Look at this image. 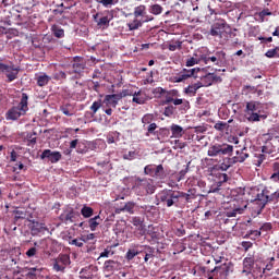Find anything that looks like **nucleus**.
Instances as JSON below:
<instances>
[{
    "mask_svg": "<svg viewBox=\"0 0 279 279\" xmlns=\"http://www.w3.org/2000/svg\"><path fill=\"white\" fill-rule=\"evenodd\" d=\"M197 197H199V194L195 189H190L187 192L165 189L159 193V199L167 208H171V206L184 208L187 204H193Z\"/></svg>",
    "mask_w": 279,
    "mask_h": 279,
    "instance_id": "obj_1",
    "label": "nucleus"
},
{
    "mask_svg": "<svg viewBox=\"0 0 279 279\" xmlns=\"http://www.w3.org/2000/svg\"><path fill=\"white\" fill-rule=\"evenodd\" d=\"M29 96L25 93L22 94L19 106H13L5 113L7 121H19L21 117H25L29 110Z\"/></svg>",
    "mask_w": 279,
    "mask_h": 279,
    "instance_id": "obj_2",
    "label": "nucleus"
},
{
    "mask_svg": "<svg viewBox=\"0 0 279 279\" xmlns=\"http://www.w3.org/2000/svg\"><path fill=\"white\" fill-rule=\"evenodd\" d=\"M274 189L271 186H266L260 192L256 193L253 202L263 210L265 206L269 203L278 204L279 202V191L272 192Z\"/></svg>",
    "mask_w": 279,
    "mask_h": 279,
    "instance_id": "obj_3",
    "label": "nucleus"
},
{
    "mask_svg": "<svg viewBox=\"0 0 279 279\" xmlns=\"http://www.w3.org/2000/svg\"><path fill=\"white\" fill-rule=\"evenodd\" d=\"M173 104V106H181V110H191V102L186 99L180 98V90L178 89H166V94L163 96L162 106H169Z\"/></svg>",
    "mask_w": 279,
    "mask_h": 279,
    "instance_id": "obj_4",
    "label": "nucleus"
},
{
    "mask_svg": "<svg viewBox=\"0 0 279 279\" xmlns=\"http://www.w3.org/2000/svg\"><path fill=\"white\" fill-rule=\"evenodd\" d=\"M209 34L215 38L228 40L232 35V28L230 27V25H228V22H226V20H219L218 22L214 23V25H211Z\"/></svg>",
    "mask_w": 279,
    "mask_h": 279,
    "instance_id": "obj_5",
    "label": "nucleus"
},
{
    "mask_svg": "<svg viewBox=\"0 0 279 279\" xmlns=\"http://www.w3.org/2000/svg\"><path fill=\"white\" fill-rule=\"evenodd\" d=\"M243 269L242 276H256L257 278H263V269L258 264H256V259H254L253 255H248L243 259Z\"/></svg>",
    "mask_w": 279,
    "mask_h": 279,
    "instance_id": "obj_6",
    "label": "nucleus"
},
{
    "mask_svg": "<svg viewBox=\"0 0 279 279\" xmlns=\"http://www.w3.org/2000/svg\"><path fill=\"white\" fill-rule=\"evenodd\" d=\"M84 71H86V61L82 57H74L72 65L68 71V75H73L72 80H80L84 77Z\"/></svg>",
    "mask_w": 279,
    "mask_h": 279,
    "instance_id": "obj_7",
    "label": "nucleus"
},
{
    "mask_svg": "<svg viewBox=\"0 0 279 279\" xmlns=\"http://www.w3.org/2000/svg\"><path fill=\"white\" fill-rule=\"evenodd\" d=\"M245 119L250 121V123H256L260 121V102L251 100L246 102V108L244 110Z\"/></svg>",
    "mask_w": 279,
    "mask_h": 279,
    "instance_id": "obj_8",
    "label": "nucleus"
},
{
    "mask_svg": "<svg viewBox=\"0 0 279 279\" xmlns=\"http://www.w3.org/2000/svg\"><path fill=\"white\" fill-rule=\"evenodd\" d=\"M21 72L20 66H15L14 63L5 64L0 61V75H5L7 82H14L19 80V73Z\"/></svg>",
    "mask_w": 279,
    "mask_h": 279,
    "instance_id": "obj_9",
    "label": "nucleus"
},
{
    "mask_svg": "<svg viewBox=\"0 0 279 279\" xmlns=\"http://www.w3.org/2000/svg\"><path fill=\"white\" fill-rule=\"evenodd\" d=\"M226 51L220 50L216 51L214 54H202V61L205 64H208L209 62H213V64H216V66H226L228 60L226 59Z\"/></svg>",
    "mask_w": 279,
    "mask_h": 279,
    "instance_id": "obj_10",
    "label": "nucleus"
},
{
    "mask_svg": "<svg viewBox=\"0 0 279 279\" xmlns=\"http://www.w3.org/2000/svg\"><path fill=\"white\" fill-rule=\"evenodd\" d=\"M234 147L228 144H215L208 148L207 155L210 157L215 156H230Z\"/></svg>",
    "mask_w": 279,
    "mask_h": 279,
    "instance_id": "obj_11",
    "label": "nucleus"
},
{
    "mask_svg": "<svg viewBox=\"0 0 279 279\" xmlns=\"http://www.w3.org/2000/svg\"><path fill=\"white\" fill-rule=\"evenodd\" d=\"M198 71L199 68L183 69L171 77V82H173L174 84L186 82V80H191V77H197Z\"/></svg>",
    "mask_w": 279,
    "mask_h": 279,
    "instance_id": "obj_12",
    "label": "nucleus"
},
{
    "mask_svg": "<svg viewBox=\"0 0 279 279\" xmlns=\"http://www.w3.org/2000/svg\"><path fill=\"white\" fill-rule=\"evenodd\" d=\"M136 190L140 195H154L156 193V185L151 179H142L138 181Z\"/></svg>",
    "mask_w": 279,
    "mask_h": 279,
    "instance_id": "obj_13",
    "label": "nucleus"
},
{
    "mask_svg": "<svg viewBox=\"0 0 279 279\" xmlns=\"http://www.w3.org/2000/svg\"><path fill=\"white\" fill-rule=\"evenodd\" d=\"M75 217H77V211H75L73 207H68L59 216V219L62 223H73L75 221Z\"/></svg>",
    "mask_w": 279,
    "mask_h": 279,
    "instance_id": "obj_14",
    "label": "nucleus"
},
{
    "mask_svg": "<svg viewBox=\"0 0 279 279\" xmlns=\"http://www.w3.org/2000/svg\"><path fill=\"white\" fill-rule=\"evenodd\" d=\"M45 158H48L49 162H51L52 165H56V162H60V160H62V154L60 151H52L51 149H45L40 155V159L45 160Z\"/></svg>",
    "mask_w": 279,
    "mask_h": 279,
    "instance_id": "obj_15",
    "label": "nucleus"
},
{
    "mask_svg": "<svg viewBox=\"0 0 279 279\" xmlns=\"http://www.w3.org/2000/svg\"><path fill=\"white\" fill-rule=\"evenodd\" d=\"M29 221L31 225H28V228L31 230L32 236H38V234H45V232H47V226L45 223L35 220Z\"/></svg>",
    "mask_w": 279,
    "mask_h": 279,
    "instance_id": "obj_16",
    "label": "nucleus"
},
{
    "mask_svg": "<svg viewBox=\"0 0 279 279\" xmlns=\"http://www.w3.org/2000/svg\"><path fill=\"white\" fill-rule=\"evenodd\" d=\"M119 101H121V99L117 94H109L105 96L102 104L106 105V108H117Z\"/></svg>",
    "mask_w": 279,
    "mask_h": 279,
    "instance_id": "obj_17",
    "label": "nucleus"
},
{
    "mask_svg": "<svg viewBox=\"0 0 279 279\" xmlns=\"http://www.w3.org/2000/svg\"><path fill=\"white\" fill-rule=\"evenodd\" d=\"M134 208H136V203L128 202L123 206L116 207V215H121V213H129V215H134Z\"/></svg>",
    "mask_w": 279,
    "mask_h": 279,
    "instance_id": "obj_18",
    "label": "nucleus"
},
{
    "mask_svg": "<svg viewBox=\"0 0 279 279\" xmlns=\"http://www.w3.org/2000/svg\"><path fill=\"white\" fill-rule=\"evenodd\" d=\"M219 82H222L221 76H218L215 73H208L203 77V84L204 86H213V84H217Z\"/></svg>",
    "mask_w": 279,
    "mask_h": 279,
    "instance_id": "obj_19",
    "label": "nucleus"
},
{
    "mask_svg": "<svg viewBox=\"0 0 279 279\" xmlns=\"http://www.w3.org/2000/svg\"><path fill=\"white\" fill-rule=\"evenodd\" d=\"M247 158H250V154H247L246 147L241 150H236V156L233 157V165H236V162H245Z\"/></svg>",
    "mask_w": 279,
    "mask_h": 279,
    "instance_id": "obj_20",
    "label": "nucleus"
},
{
    "mask_svg": "<svg viewBox=\"0 0 279 279\" xmlns=\"http://www.w3.org/2000/svg\"><path fill=\"white\" fill-rule=\"evenodd\" d=\"M117 269H119V262L108 259L104 263V270L107 271V274H113Z\"/></svg>",
    "mask_w": 279,
    "mask_h": 279,
    "instance_id": "obj_21",
    "label": "nucleus"
},
{
    "mask_svg": "<svg viewBox=\"0 0 279 279\" xmlns=\"http://www.w3.org/2000/svg\"><path fill=\"white\" fill-rule=\"evenodd\" d=\"M145 101H147V97L145 96V94H143L142 90L135 92L133 94V99H132L133 104H137L138 106H143V104H145Z\"/></svg>",
    "mask_w": 279,
    "mask_h": 279,
    "instance_id": "obj_22",
    "label": "nucleus"
},
{
    "mask_svg": "<svg viewBox=\"0 0 279 279\" xmlns=\"http://www.w3.org/2000/svg\"><path fill=\"white\" fill-rule=\"evenodd\" d=\"M232 209L227 211V217H236V215H243V208L236 206V201L231 202Z\"/></svg>",
    "mask_w": 279,
    "mask_h": 279,
    "instance_id": "obj_23",
    "label": "nucleus"
},
{
    "mask_svg": "<svg viewBox=\"0 0 279 279\" xmlns=\"http://www.w3.org/2000/svg\"><path fill=\"white\" fill-rule=\"evenodd\" d=\"M170 130L174 138H182V136H184V129L178 124H172Z\"/></svg>",
    "mask_w": 279,
    "mask_h": 279,
    "instance_id": "obj_24",
    "label": "nucleus"
},
{
    "mask_svg": "<svg viewBox=\"0 0 279 279\" xmlns=\"http://www.w3.org/2000/svg\"><path fill=\"white\" fill-rule=\"evenodd\" d=\"M36 82H37V86L43 88V86H47V84H49V82H51V76H49L45 73L40 74L36 77Z\"/></svg>",
    "mask_w": 279,
    "mask_h": 279,
    "instance_id": "obj_25",
    "label": "nucleus"
},
{
    "mask_svg": "<svg viewBox=\"0 0 279 279\" xmlns=\"http://www.w3.org/2000/svg\"><path fill=\"white\" fill-rule=\"evenodd\" d=\"M145 14H147V7L145 4H140L138 7H135L134 12H133V16H135V19L138 17H143L145 16Z\"/></svg>",
    "mask_w": 279,
    "mask_h": 279,
    "instance_id": "obj_26",
    "label": "nucleus"
},
{
    "mask_svg": "<svg viewBox=\"0 0 279 279\" xmlns=\"http://www.w3.org/2000/svg\"><path fill=\"white\" fill-rule=\"evenodd\" d=\"M81 279H93V266H86L80 271Z\"/></svg>",
    "mask_w": 279,
    "mask_h": 279,
    "instance_id": "obj_27",
    "label": "nucleus"
},
{
    "mask_svg": "<svg viewBox=\"0 0 279 279\" xmlns=\"http://www.w3.org/2000/svg\"><path fill=\"white\" fill-rule=\"evenodd\" d=\"M270 180L279 184V161L272 163V174L270 175Z\"/></svg>",
    "mask_w": 279,
    "mask_h": 279,
    "instance_id": "obj_28",
    "label": "nucleus"
},
{
    "mask_svg": "<svg viewBox=\"0 0 279 279\" xmlns=\"http://www.w3.org/2000/svg\"><path fill=\"white\" fill-rule=\"evenodd\" d=\"M101 223V217L95 216L94 218H90L88 220V226L92 232H95L97 230V227Z\"/></svg>",
    "mask_w": 279,
    "mask_h": 279,
    "instance_id": "obj_29",
    "label": "nucleus"
},
{
    "mask_svg": "<svg viewBox=\"0 0 279 279\" xmlns=\"http://www.w3.org/2000/svg\"><path fill=\"white\" fill-rule=\"evenodd\" d=\"M130 32H135V29H140V27H143V22L138 20V17H135L132 22L126 24Z\"/></svg>",
    "mask_w": 279,
    "mask_h": 279,
    "instance_id": "obj_30",
    "label": "nucleus"
},
{
    "mask_svg": "<svg viewBox=\"0 0 279 279\" xmlns=\"http://www.w3.org/2000/svg\"><path fill=\"white\" fill-rule=\"evenodd\" d=\"M51 32L56 38H64V28L61 26L53 24L51 26Z\"/></svg>",
    "mask_w": 279,
    "mask_h": 279,
    "instance_id": "obj_31",
    "label": "nucleus"
},
{
    "mask_svg": "<svg viewBox=\"0 0 279 279\" xmlns=\"http://www.w3.org/2000/svg\"><path fill=\"white\" fill-rule=\"evenodd\" d=\"M219 269L225 272V276L230 275V264L225 263L221 266H216L214 269L210 270V274H216V271H219Z\"/></svg>",
    "mask_w": 279,
    "mask_h": 279,
    "instance_id": "obj_32",
    "label": "nucleus"
},
{
    "mask_svg": "<svg viewBox=\"0 0 279 279\" xmlns=\"http://www.w3.org/2000/svg\"><path fill=\"white\" fill-rule=\"evenodd\" d=\"M153 178H159V180H165V167L162 165L155 166V172Z\"/></svg>",
    "mask_w": 279,
    "mask_h": 279,
    "instance_id": "obj_33",
    "label": "nucleus"
},
{
    "mask_svg": "<svg viewBox=\"0 0 279 279\" xmlns=\"http://www.w3.org/2000/svg\"><path fill=\"white\" fill-rule=\"evenodd\" d=\"M157 136H158V141H167V138L171 136V131L167 128H162L159 130Z\"/></svg>",
    "mask_w": 279,
    "mask_h": 279,
    "instance_id": "obj_34",
    "label": "nucleus"
},
{
    "mask_svg": "<svg viewBox=\"0 0 279 279\" xmlns=\"http://www.w3.org/2000/svg\"><path fill=\"white\" fill-rule=\"evenodd\" d=\"M163 11H165V9L160 4H151L149 7V13L154 14L155 16L162 14Z\"/></svg>",
    "mask_w": 279,
    "mask_h": 279,
    "instance_id": "obj_35",
    "label": "nucleus"
},
{
    "mask_svg": "<svg viewBox=\"0 0 279 279\" xmlns=\"http://www.w3.org/2000/svg\"><path fill=\"white\" fill-rule=\"evenodd\" d=\"M57 260L62 264L63 267H69L71 265V256L66 254H60Z\"/></svg>",
    "mask_w": 279,
    "mask_h": 279,
    "instance_id": "obj_36",
    "label": "nucleus"
},
{
    "mask_svg": "<svg viewBox=\"0 0 279 279\" xmlns=\"http://www.w3.org/2000/svg\"><path fill=\"white\" fill-rule=\"evenodd\" d=\"M60 110L65 117H73V114H75L73 107H71V105L69 104L61 106Z\"/></svg>",
    "mask_w": 279,
    "mask_h": 279,
    "instance_id": "obj_37",
    "label": "nucleus"
},
{
    "mask_svg": "<svg viewBox=\"0 0 279 279\" xmlns=\"http://www.w3.org/2000/svg\"><path fill=\"white\" fill-rule=\"evenodd\" d=\"M52 80L56 82H64L66 80V72L64 71H57L52 74Z\"/></svg>",
    "mask_w": 279,
    "mask_h": 279,
    "instance_id": "obj_38",
    "label": "nucleus"
},
{
    "mask_svg": "<svg viewBox=\"0 0 279 279\" xmlns=\"http://www.w3.org/2000/svg\"><path fill=\"white\" fill-rule=\"evenodd\" d=\"M131 223H133V226L141 228V234H145V229L143 228V219H141V217H133Z\"/></svg>",
    "mask_w": 279,
    "mask_h": 279,
    "instance_id": "obj_39",
    "label": "nucleus"
},
{
    "mask_svg": "<svg viewBox=\"0 0 279 279\" xmlns=\"http://www.w3.org/2000/svg\"><path fill=\"white\" fill-rule=\"evenodd\" d=\"M14 215H15L14 221H19L20 219H27V217L29 216L27 210H21V209L15 210Z\"/></svg>",
    "mask_w": 279,
    "mask_h": 279,
    "instance_id": "obj_40",
    "label": "nucleus"
},
{
    "mask_svg": "<svg viewBox=\"0 0 279 279\" xmlns=\"http://www.w3.org/2000/svg\"><path fill=\"white\" fill-rule=\"evenodd\" d=\"M175 106L174 105H168L167 107H165L163 110V116L165 117H173L175 114Z\"/></svg>",
    "mask_w": 279,
    "mask_h": 279,
    "instance_id": "obj_41",
    "label": "nucleus"
},
{
    "mask_svg": "<svg viewBox=\"0 0 279 279\" xmlns=\"http://www.w3.org/2000/svg\"><path fill=\"white\" fill-rule=\"evenodd\" d=\"M199 62H204L202 60V54L199 58L192 57L185 61V66H195V64H199Z\"/></svg>",
    "mask_w": 279,
    "mask_h": 279,
    "instance_id": "obj_42",
    "label": "nucleus"
},
{
    "mask_svg": "<svg viewBox=\"0 0 279 279\" xmlns=\"http://www.w3.org/2000/svg\"><path fill=\"white\" fill-rule=\"evenodd\" d=\"M263 154H274L276 151V147L270 142H266L265 145L262 147Z\"/></svg>",
    "mask_w": 279,
    "mask_h": 279,
    "instance_id": "obj_43",
    "label": "nucleus"
},
{
    "mask_svg": "<svg viewBox=\"0 0 279 279\" xmlns=\"http://www.w3.org/2000/svg\"><path fill=\"white\" fill-rule=\"evenodd\" d=\"M110 21H112V19H109L108 16H102L97 21V26L98 27H109Z\"/></svg>",
    "mask_w": 279,
    "mask_h": 279,
    "instance_id": "obj_44",
    "label": "nucleus"
},
{
    "mask_svg": "<svg viewBox=\"0 0 279 279\" xmlns=\"http://www.w3.org/2000/svg\"><path fill=\"white\" fill-rule=\"evenodd\" d=\"M97 3H100L104 8H112V5L119 3V0H97Z\"/></svg>",
    "mask_w": 279,
    "mask_h": 279,
    "instance_id": "obj_45",
    "label": "nucleus"
},
{
    "mask_svg": "<svg viewBox=\"0 0 279 279\" xmlns=\"http://www.w3.org/2000/svg\"><path fill=\"white\" fill-rule=\"evenodd\" d=\"M272 229H274V226L271 225V222H265V223L259 228V232H260V234L266 235L268 232H271Z\"/></svg>",
    "mask_w": 279,
    "mask_h": 279,
    "instance_id": "obj_46",
    "label": "nucleus"
},
{
    "mask_svg": "<svg viewBox=\"0 0 279 279\" xmlns=\"http://www.w3.org/2000/svg\"><path fill=\"white\" fill-rule=\"evenodd\" d=\"M52 269L54 271H61L62 274H64V270L66 269V266H63L62 263H60L58 260V258L54 259V263H53V266H52Z\"/></svg>",
    "mask_w": 279,
    "mask_h": 279,
    "instance_id": "obj_47",
    "label": "nucleus"
},
{
    "mask_svg": "<svg viewBox=\"0 0 279 279\" xmlns=\"http://www.w3.org/2000/svg\"><path fill=\"white\" fill-rule=\"evenodd\" d=\"M94 210L92 207H88V206H84L82 209H81V215L83 217H85V219H89V217L93 215Z\"/></svg>",
    "mask_w": 279,
    "mask_h": 279,
    "instance_id": "obj_48",
    "label": "nucleus"
},
{
    "mask_svg": "<svg viewBox=\"0 0 279 279\" xmlns=\"http://www.w3.org/2000/svg\"><path fill=\"white\" fill-rule=\"evenodd\" d=\"M169 51H177V49H182V41L177 40L172 41L171 44L168 45Z\"/></svg>",
    "mask_w": 279,
    "mask_h": 279,
    "instance_id": "obj_49",
    "label": "nucleus"
},
{
    "mask_svg": "<svg viewBox=\"0 0 279 279\" xmlns=\"http://www.w3.org/2000/svg\"><path fill=\"white\" fill-rule=\"evenodd\" d=\"M102 104L104 102L101 101V99H98L93 102V105L90 106L93 114H97V111L99 110V108H101Z\"/></svg>",
    "mask_w": 279,
    "mask_h": 279,
    "instance_id": "obj_50",
    "label": "nucleus"
},
{
    "mask_svg": "<svg viewBox=\"0 0 279 279\" xmlns=\"http://www.w3.org/2000/svg\"><path fill=\"white\" fill-rule=\"evenodd\" d=\"M155 170H156V165H148L144 168V173L146 175H150V178H154Z\"/></svg>",
    "mask_w": 279,
    "mask_h": 279,
    "instance_id": "obj_51",
    "label": "nucleus"
},
{
    "mask_svg": "<svg viewBox=\"0 0 279 279\" xmlns=\"http://www.w3.org/2000/svg\"><path fill=\"white\" fill-rule=\"evenodd\" d=\"M214 128L217 130V132H226L227 128H228V123L227 122H222L219 121L217 122Z\"/></svg>",
    "mask_w": 279,
    "mask_h": 279,
    "instance_id": "obj_52",
    "label": "nucleus"
},
{
    "mask_svg": "<svg viewBox=\"0 0 279 279\" xmlns=\"http://www.w3.org/2000/svg\"><path fill=\"white\" fill-rule=\"evenodd\" d=\"M278 51H279V47H275L274 49L267 50L265 56L266 58H279Z\"/></svg>",
    "mask_w": 279,
    "mask_h": 279,
    "instance_id": "obj_53",
    "label": "nucleus"
},
{
    "mask_svg": "<svg viewBox=\"0 0 279 279\" xmlns=\"http://www.w3.org/2000/svg\"><path fill=\"white\" fill-rule=\"evenodd\" d=\"M151 121H154V114L151 113H146L143 118H142V123L145 125H149L151 124Z\"/></svg>",
    "mask_w": 279,
    "mask_h": 279,
    "instance_id": "obj_54",
    "label": "nucleus"
},
{
    "mask_svg": "<svg viewBox=\"0 0 279 279\" xmlns=\"http://www.w3.org/2000/svg\"><path fill=\"white\" fill-rule=\"evenodd\" d=\"M274 263H276V257H270L266 267L263 269L262 275L265 274V271H271L274 269Z\"/></svg>",
    "mask_w": 279,
    "mask_h": 279,
    "instance_id": "obj_55",
    "label": "nucleus"
},
{
    "mask_svg": "<svg viewBox=\"0 0 279 279\" xmlns=\"http://www.w3.org/2000/svg\"><path fill=\"white\" fill-rule=\"evenodd\" d=\"M184 94L190 95V97H195V95H197V92L195 90V87L193 85H189L184 88Z\"/></svg>",
    "mask_w": 279,
    "mask_h": 279,
    "instance_id": "obj_56",
    "label": "nucleus"
},
{
    "mask_svg": "<svg viewBox=\"0 0 279 279\" xmlns=\"http://www.w3.org/2000/svg\"><path fill=\"white\" fill-rule=\"evenodd\" d=\"M257 16L259 17V21L263 23L265 21V16H271V11H269V9H264L257 14Z\"/></svg>",
    "mask_w": 279,
    "mask_h": 279,
    "instance_id": "obj_57",
    "label": "nucleus"
},
{
    "mask_svg": "<svg viewBox=\"0 0 279 279\" xmlns=\"http://www.w3.org/2000/svg\"><path fill=\"white\" fill-rule=\"evenodd\" d=\"M70 245H75V247H84V239L76 238V239L70 241Z\"/></svg>",
    "mask_w": 279,
    "mask_h": 279,
    "instance_id": "obj_58",
    "label": "nucleus"
},
{
    "mask_svg": "<svg viewBox=\"0 0 279 279\" xmlns=\"http://www.w3.org/2000/svg\"><path fill=\"white\" fill-rule=\"evenodd\" d=\"M138 256V251L136 250H129L126 252L125 258L126 260H133L134 257Z\"/></svg>",
    "mask_w": 279,
    "mask_h": 279,
    "instance_id": "obj_59",
    "label": "nucleus"
},
{
    "mask_svg": "<svg viewBox=\"0 0 279 279\" xmlns=\"http://www.w3.org/2000/svg\"><path fill=\"white\" fill-rule=\"evenodd\" d=\"M156 130H158V124H156V123H150V124L147 126L146 136H149L150 134H156Z\"/></svg>",
    "mask_w": 279,
    "mask_h": 279,
    "instance_id": "obj_60",
    "label": "nucleus"
},
{
    "mask_svg": "<svg viewBox=\"0 0 279 279\" xmlns=\"http://www.w3.org/2000/svg\"><path fill=\"white\" fill-rule=\"evenodd\" d=\"M35 247H37L38 250H45V247H47V240L43 239L38 242H34Z\"/></svg>",
    "mask_w": 279,
    "mask_h": 279,
    "instance_id": "obj_61",
    "label": "nucleus"
},
{
    "mask_svg": "<svg viewBox=\"0 0 279 279\" xmlns=\"http://www.w3.org/2000/svg\"><path fill=\"white\" fill-rule=\"evenodd\" d=\"M124 160H134L136 158V151L130 150L129 153L123 155Z\"/></svg>",
    "mask_w": 279,
    "mask_h": 279,
    "instance_id": "obj_62",
    "label": "nucleus"
},
{
    "mask_svg": "<svg viewBox=\"0 0 279 279\" xmlns=\"http://www.w3.org/2000/svg\"><path fill=\"white\" fill-rule=\"evenodd\" d=\"M120 100L123 98V97H132V92H130V89H123L122 92H120L119 94H116Z\"/></svg>",
    "mask_w": 279,
    "mask_h": 279,
    "instance_id": "obj_63",
    "label": "nucleus"
},
{
    "mask_svg": "<svg viewBox=\"0 0 279 279\" xmlns=\"http://www.w3.org/2000/svg\"><path fill=\"white\" fill-rule=\"evenodd\" d=\"M194 133L195 134H206V126H195L194 128Z\"/></svg>",
    "mask_w": 279,
    "mask_h": 279,
    "instance_id": "obj_64",
    "label": "nucleus"
}]
</instances>
